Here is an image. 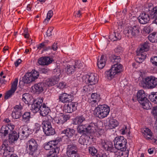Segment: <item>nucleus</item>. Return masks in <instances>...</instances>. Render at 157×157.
Masks as SVG:
<instances>
[{
	"mask_svg": "<svg viewBox=\"0 0 157 157\" xmlns=\"http://www.w3.org/2000/svg\"><path fill=\"white\" fill-rule=\"evenodd\" d=\"M61 138H57L56 140L51 141L48 143H46L44 144V148L46 150H49L48 155L55 157L59 152V148L57 145Z\"/></svg>",
	"mask_w": 157,
	"mask_h": 157,
	"instance_id": "1",
	"label": "nucleus"
},
{
	"mask_svg": "<svg viewBox=\"0 0 157 157\" xmlns=\"http://www.w3.org/2000/svg\"><path fill=\"white\" fill-rule=\"evenodd\" d=\"M98 130V127L96 124L91 123L89 125H80L77 128V132L82 134L86 133L93 134L96 132Z\"/></svg>",
	"mask_w": 157,
	"mask_h": 157,
	"instance_id": "2",
	"label": "nucleus"
},
{
	"mask_svg": "<svg viewBox=\"0 0 157 157\" xmlns=\"http://www.w3.org/2000/svg\"><path fill=\"white\" fill-rule=\"evenodd\" d=\"M136 97L137 101L141 105L144 109L148 110L151 108V104L147 98L146 94L143 90H140L138 91Z\"/></svg>",
	"mask_w": 157,
	"mask_h": 157,
	"instance_id": "3",
	"label": "nucleus"
},
{
	"mask_svg": "<svg viewBox=\"0 0 157 157\" xmlns=\"http://www.w3.org/2000/svg\"><path fill=\"white\" fill-rule=\"evenodd\" d=\"M110 108L106 105H99L94 110V114L96 117L103 119L108 115Z\"/></svg>",
	"mask_w": 157,
	"mask_h": 157,
	"instance_id": "4",
	"label": "nucleus"
},
{
	"mask_svg": "<svg viewBox=\"0 0 157 157\" xmlns=\"http://www.w3.org/2000/svg\"><path fill=\"white\" fill-rule=\"evenodd\" d=\"M26 150L32 157L37 156L38 145L36 141L33 139H31L27 141L26 145Z\"/></svg>",
	"mask_w": 157,
	"mask_h": 157,
	"instance_id": "5",
	"label": "nucleus"
},
{
	"mask_svg": "<svg viewBox=\"0 0 157 157\" xmlns=\"http://www.w3.org/2000/svg\"><path fill=\"white\" fill-rule=\"evenodd\" d=\"M122 71V66L121 64H114L112 66L111 68L106 71L105 74L109 79L114 78V76Z\"/></svg>",
	"mask_w": 157,
	"mask_h": 157,
	"instance_id": "6",
	"label": "nucleus"
},
{
	"mask_svg": "<svg viewBox=\"0 0 157 157\" xmlns=\"http://www.w3.org/2000/svg\"><path fill=\"white\" fill-rule=\"evenodd\" d=\"M43 130L47 136H52L55 134V131L52 128L51 122L48 121H44L42 123Z\"/></svg>",
	"mask_w": 157,
	"mask_h": 157,
	"instance_id": "7",
	"label": "nucleus"
},
{
	"mask_svg": "<svg viewBox=\"0 0 157 157\" xmlns=\"http://www.w3.org/2000/svg\"><path fill=\"white\" fill-rule=\"evenodd\" d=\"M144 84L148 89H153L157 85V78L152 76H148L144 79Z\"/></svg>",
	"mask_w": 157,
	"mask_h": 157,
	"instance_id": "8",
	"label": "nucleus"
},
{
	"mask_svg": "<svg viewBox=\"0 0 157 157\" xmlns=\"http://www.w3.org/2000/svg\"><path fill=\"white\" fill-rule=\"evenodd\" d=\"M44 103H43V100L41 98H38L34 100L31 106V110L34 113L38 112L43 106Z\"/></svg>",
	"mask_w": 157,
	"mask_h": 157,
	"instance_id": "9",
	"label": "nucleus"
},
{
	"mask_svg": "<svg viewBox=\"0 0 157 157\" xmlns=\"http://www.w3.org/2000/svg\"><path fill=\"white\" fill-rule=\"evenodd\" d=\"M75 129L70 128H67L61 131V133L64 134V136L67 137L66 140H65V143L69 144L70 142V138L73 137L75 135V136H77V134H75Z\"/></svg>",
	"mask_w": 157,
	"mask_h": 157,
	"instance_id": "10",
	"label": "nucleus"
},
{
	"mask_svg": "<svg viewBox=\"0 0 157 157\" xmlns=\"http://www.w3.org/2000/svg\"><path fill=\"white\" fill-rule=\"evenodd\" d=\"M101 145L104 149L111 152H116L117 150L112 142L104 139L101 140Z\"/></svg>",
	"mask_w": 157,
	"mask_h": 157,
	"instance_id": "11",
	"label": "nucleus"
},
{
	"mask_svg": "<svg viewBox=\"0 0 157 157\" xmlns=\"http://www.w3.org/2000/svg\"><path fill=\"white\" fill-rule=\"evenodd\" d=\"M14 128V125L11 124L3 125L1 127L0 131L1 136L2 137H5L9 134L10 132L13 131Z\"/></svg>",
	"mask_w": 157,
	"mask_h": 157,
	"instance_id": "12",
	"label": "nucleus"
},
{
	"mask_svg": "<svg viewBox=\"0 0 157 157\" xmlns=\"http://www.w3.org/2000/svg\"><path fill=\"white\" fill-rule=\"evenodd\" d=\"M140 27L139 25H136L130 27L127 30L126 34L128 36H131L133 37H136L139 35L140 33Z\"/></svg>",
	"mask_w": 157,
	"mask_h": 157,
	"instance_id": "13",
	"label": "nucleus"
},
{
	"mask_svg": "<svg viewBox=\"0 0 157 157\" xmlns=\"http://www.w3.org/2000/svg\"><path fill=\"white\" fill-rule=\"evenodd\" d=\"M70 118L69 115L60 114L56 116L54 118L55 123L59 125H62L64 123Z\"/></svg>",
	"mask_w": 157,
	"mask_h": 157,
	"instance_id": "14",
	"label": "nucleus"
},
{
	"mask_svg": "<svg viewBox=\"0 0 157 157\" xmlns=\"http://www.w3.org/2000/svg\"><path fill=\"white\" fill-rule=\"evenodd\" d=\"M23 107L20 104L15 105L13 107L12 113V117L14 119H19L22 114L21 111Z\"/></svg>",
	"mask_w": 157,
	"mask_h": 157,
	"instance_id": "15",
	"label": "nucleus"
},
{
	"mask_svg": "<svg viewBox=\"0 0 157 157\" xmlns=\"http://www.w3.org/2000/svg\"><path fill=\"white\" fill-rule=\"evenodd\" d=\"M47 88L46 83L44 81L42 82L35 84L32 87L34 91L37 94L42 92Z\"/></svg>",
	"mask_w": 157,
	"mask_h": 157,
	"instance_id": "16",
	"label": "nucleus"
},
{
	"mask_svg": "<svg viewBox=\"0 0 157 157\" xmlns=\"http://www.w3.org/2000/svg\"><path fill=\"white\" fill-rule=\"evenodd\" d=\"M78 104V103L77 102L70 103L64 106V110L65 112L71 113L76 110Z\"/></svg>",
	"mask_w": 157,
	"mask_h": 157,
	"instance_id": "17",
	"label": "nucleus"
},
{
	"mask_svg": "<svg viewBox=\"0 0 157 157\" xmlns=\"http://www.w3.org/2000/svg\"><path fill=\"white\" fill-rule=\"evenodd\" d=\"M150 17V15L145 13H142L140 14L138 17L139 22L141 24H144L148 23L149 21Z\"/></svg>",
	"mask_w": 157,
	"mask_h": 157,
	"instance_id": "18",
	"label": "nucleus"
},
{
	"mask_svg": "<svg viewBox=\"0 0 157 157\" xmlns=\"http://www.w3.org/2000/svg\"><path fill=\"white\" fill-rule=\"evenodd\" d=\"M59 78L58 77L54 76L52 77L48 78L44 81L46 83L47 87L54 85L58 83L59 81Z\"/></svg>",
	"mask_w": 157,
	"mask_h": 157,
	"instance_id": "19",
	"label": "nucleus"
},
{
	"mask_svg": "<svg viewBox=\"0 0 157 157\" xmlns=\"http://www.w3.org/2000/svg\"><path fill=\"white\" fill-rule=\"evenodd\" d=\"M53 61L52 58L48 57H45L39 58L37 62L40 65H47L51 63Z\"/></svg>",
	"mask_w": 157,
	"mask_h": 157,
	"instance_id": "20",
	"label": "nucleus"
},
{
	"mask_svg": "<svg viewBox=\"0 0 157 157\" xmlns=\"http://www.w3.org/2000/svg\"><path fill=\"white\" fill-rule=\"evenodd\" d=\"M29 129L26 126H25L23 128H20L19 129L18 134L20 136L21 139H23L27 137L29 135L28 132Z\"/></svg>",
	"mask_w": 157,
	"mask_h": 157,
	"instance_id": "21",
	"label": "nucleus"
},
{
	"mask_svg": "<svg viewBox=\"0 0 157 157\" xmlns=\"http://www.w3.org/2000/svg\"><path fill=\"white\" fill-rule=\"evenodd\" d=\"M91 100L90 104L91 106L94 107L98 105V102L100 101V95L96 93H92L91 95Z\"/></svg>",
	"mask_w": 157,
	"mask_h": 157,
	"instance_id": "22",
	"label": "nucleus"
},
{
	"mask_svg": "<svg viewBox=\"0 0 157 157\" xmlns=\"http://www.w3.org/2000/svg\"><path fill=\"white\" fill-rule=\"evenodd\" d=\"M97 75L93 73H90L88 75L87 83L89 85H92L96 84L98 81V78Z\"/></svg>",
	"mask_w": 157,
	"mask_h": 157,
	"instance_id": "23",
	"label": "nucleus"
},
{
	"mask_svg": "<svg viewBox=\"0 0 157 157\" xmlns=\"http://www.w3.org/2000/svg\"><path fill=\"white\" fill-rule=\"evenodd\" d=\"M142 132L144 137L147 140L152 139V136H153V133L151 130L148 128H143L142 130Z\"/></svg>",
	"mask_w": 157,
	"mask_h": 157,
	"instance_id": "24",
	"label": "nucleus"
},
{
	"mask_svg": "<svg viewBox=\"0 0 157 157\" xmlns=\"http://www.w3.org/2000/svg\"><path fill=\"white\" fill-rule=\"evenodd\" d=\"M59 99L62 102H68L71 101V95L64 93L60 94Z\"/></svg>",
	"mask_w": 157,
	"mask_h": 157,
	"instance_id": "25",
	"label": "nucleus"
},
{
	"mask_svg": "<svg viewBox=\"0 0 157 157\" xmlns=\"http://www.w3.org/2000/svg\"><path fill=\"white\" fill-rule=\"evenodd\" d=\"M136 53L137 56L136 58V61L139 63H142L146 58L147 53H143L137 51H136Z\"/></svg>",
	"mask_w": 157,
	"mask_h": 157,
	"instance_id": "26",
	"label": "nucleus"
},
{
	"mask_svg": "<svg viewBox=\"0 0 157 157\" xmlns=\"http://www.w3.org/2000/svg\"><path fill=\"white\" fill-rule=\"evenodd\" d=\"M149 44V41H146L141 46V47L136 51L143 53H146V52L149 50V48L150 46Z\"/></svg>",
	"mask_w": 157,
	"mask_h": 157,
	"instance_id": "27",
	"label": "nucleus"
},
{
	"mask_svg": "<svg viewBox=\"0 0 157 157\" xmlns=\"http://www.w3.org/2000/svg\"><path fill=\"white\" fill-rule=\"evenodd\" d=\"M30 74L28 72L24 76L23 80V82L25 83L29 84L34 81L33 78L31 76Z\"/></svg>",
	"mask_w": 157,
	"mask_h": 157,
	"instance_id": "28",
	"label": "nucleus"
},
{
	"mask_svg": "<svg viewBox=\"0 0 157 157\" xmlns=\"http://www.w3.org/2000/svg\"><path fill=\"white\" fill-rule=\"evenodd\" d=\"M85 120V118L83 116H78L73 119V124L74 125H80Z\"/></svg>",
	"mask_w": 157,
	"mask_h": 157,
	"instance_id": "29",
	"label": "nucleus"
},
{
	"mask_svg": "<svg viewBox=\"0 0 157 157\" xmlns=\"http://www.w3.org/2000/svg\"><path fill=\"white\" fill-rule=\"evenodd\" d=\"M19 137V135L16 131H13L11 133H9V139L11 143L17 141Z\"/></svg>",
	"mask_w": 157,
	"mask_h": 157,
	"instance_id": "30",
	"label": "nucleus"
},
{
	"mask_svg": "<svg viewBox=\"0 0 157 157\" xmlns=\"http://www.w3.org/2000/svg\"><path fill=\"white\" fill-rule=\"evenodd\" d=\"M75 71V67L73 65H67L65 68V71L69 75L74 74Z\"/></svg>",
	"mask_w": 157,
	"mask_h": 157,
	"instance_id": "31",
	"label": "nucleus"
},
{
	"mask_svg": "<svg viewBox=\"0 0 157 157\" xmlns=\"http://www.w3.org/2000/svg\"><path fill=\"white\" fill-rule=\"evenodd\" d=\"M40 115L42 116L45 117L47 115L50 111L49 108L47 107L45 104L39 110Z\"/></svg>",
	"mask_w": 157,
	"mask_h": 157,
	"instance_id": "32",
	"label": "nucleus"
},
{
	"mask_svg": "<svg viewBox=\"0 0 157 157\" xmlns=\"http://www.w3.org/2000/svg\"><path fill=\"white\" fill-rule=\"evenodd\" d=\"M106 62V58L104 56H102L100 59H98V66L99 68L102 69L105 66Z\"/></svg>",
	"mask_w": 157,
	"mask_h": 157,
	"instance_id": "33",
	"label": "nucleus"
},
{
	"mask_svg": "<svg viewBox=\"0 0 157 157\" xmlns=\"http://www.w3.org/2000/svg\"><path fill=\"white\" fill-rule=\"evenodd\" d=\"M109 37L111 41H114L121 39V35L119 33L115 31L113 34L109 36Z\"/></svg>",
	"mask_w": 157,
	"mask_h": 157,
	"instance_id": "34",
	"label": "nucleus"
},
{
	"mask_svg": "<svg viewBox=\"0 0 157 157\" xmlns=\"http://www.w3.org/2000/svg\"><path fill=\"white\" fill-rule=\"evenodd\" d=\"M32 98V97L29 94L26 93L23 94L22 99L25 104L29 105Z\"/></svg>",
	"mask_w": 157,
	"mask_h": 157,
	"instance_id": "35",
	"label": "nucleus"
},
{
	"mask_svg": "<svg viewBox=\"0 0 157 157\" xmlns=\"http://www.w3.org/2000/svg\"><path fill=\"white\" fill-rule=\"evenodd\" d=\"M127 141L124 142L122 143H119L114 145L116 149H117L120 151L125 150L127 148Z\"/></svg>",
	"mask_w": 157,
	"mask_h": 157,
	"instance_id": "36",
	"label": "nucleus"
},
{
	"mask_svg": "<svg viewBox=\"0 0 157 157\" xmlns=\"http://www.w3.org/2000/svg\"><path fill=\"white\" fill-rule=\"evenodd\" d=\"M121 60L120 57L119 56H117L115 55H113L110 57L111 62L114 64H120L119 63Z\"/></svg>",
	"mask_w": 157,
	"mask_h": 157,
	"instance_id": "37",
	"label": "nucleus"
},
{
	"mask_svg": "<svg viewBox=\"0 0 157 157\" xmlns=\"http://www.w3.org/2000/svg\"><path fill=\"white\" fill-rule=\"evenodd\" d=\"M149 14L150 15L151 19L156 18H157V6L154 7L152 10H149Z\"/></svg>",
	"mask_w": 157,
	"mask_h": 157,
	"instance_id": "38",
	"label": "nucleus"
},
{
	"mask_svg": "<svg viewBox=\"0 0 157 157\" xmlns=\"http://www.w3.org/2000/svg\"><path fill=\"white\" fill-rule=\"evenodd\" d=\"M75 151H77V148L76 145L72 144L67 146V153L72 152Z\"/></svg>",
	"mask_w": 157,
	"mask_h": 157,
	"instance_id": "39",
	"label": "nucleus"
},
{
	"mask_svg": "<svg viewBox=\"0 0 157 157\" xmlns=\"http://www.w3.org/2000/svg\"><path fill=\"white\" fill-rule=\"evenodd\" d=\"M126 140L123 136H120L116 137L114 140V145L118 144L119 143H122L126 141Z\"/></svg>",
	"mask_w": 157,
	"mask_h": 157,
	"instance_id": "40",
	"label": "nucleus"
},
{
	"mask_svg": "<svg viewBox=\"0 0 157 157\" xmlns=\"http://www.w3.org/2000/svg\"><path fill=\"white\" fill-rule=\"evenodd\" d=\"M30 113L27 112L24 113L22 115V121L26 123L29 122L30 118Z\"/></svg>",
	"mask_w": 157,
	"mask_h": 157,
	"instance_id": "41",
	"label": "nucleus"
},
{
	"mask_svg": "<svg viewBox=\"0 0 157 157\" xmlns=\"http://www.w3.org/2000/svg\"><path fill=\"white\" fill-rule=\"evenodd\" d=\"M118 125V122L116 120L113 119H111L109 121V126L111 129L114 128L117 126Z\"/></svg>",
	"mask_w": 157,
	"mask_h": 157,
	"instance_id": "42",
	"label": "nucleus"
},
{
	"mask_svg": "<svg viewBox=\"0 0 157 157\" xmlns=\"http://www.w3.org/2000/svg\"><path fill=\"white\" fill-rule=\"evenodd\" d=\"M152 31V29L151 26H147L144 27L142 30V33L144 35L149 34Z\"/></svg>",
	"mask_w": 157,
	"mask_h": 157,
	"instance_id": "43",
	"label": "nucleus"
},
{
	"mask_svg": "<svg viewBox=\"0 0 157 157\" xmlns=\"http://www.w3.org/2000/svg\"><path fill=\"white\" fill-rule=\"evenodd\" d=\"M148 39L152 43L157 42V36L155 33H153L150 34L148 36Z\"/></svg>",
	"mask_w": 157,
	"mask_h": 157,
	"instance_id": "44",
	"label": "nucleus"
},
{
	"mask_svg": "<svg viewBox=\"0 0 157 157\" xmlns=\"http://www.w3.org/2000/svg\"><path fill=\"white\" fill-rule=\"evenodd\" d=\"M53 14L52 11L51 10H49L47 13L46 18L44 21V23L47 24L48 21L50 20Z\"/></svg>",
	"mask_w": 157,
	"mask_h": 157,
	"instance_id": "45",
	"label": "nucleus"
},
{
	"mask_svg": "<svg viewBox=\"0 0 157 157\" xmlns=\"http://www.w3.org/2000/svg\"><path fill=\"white\" fill-rule=\"evenodd\" d=\"M29 73L30 75L31 74V76L35 80L37 79L39 76V72L35 70H33L30 72Z\"/></svg>",
	"mask_w": 157,
	"mask_h": 157,
	"instance_id": "46",
	"label": "nucleus"
},
{
	"mask_svg": "<svg viewBox=\"0 0 157 157\" xmlns=\"http://www.w3.org/2000/svg\"><path fill=\"white\" fill-rule=\"evenodd\" d=\"M18 79L17 78H15L14 81L11 83V90L15 91L17 89V85Z\"/></svg>",
	"mask_w": 157,
	"mask_h": 157,
	"instance_id": "47",
	"label": "nucleus"
},
{
	"mask_svg": "<svg viewBox=\"0 0 157 157\" xmlns=\"http://www.w3.org/2000/svg\"><path fill=\"white\" fill-rule=\"evenodd\" d=\"M149 98L152 102L157 104V94L150 95Z\"/></svg>",
	"mask_w": 157,
	"mask_h": 157,
	"instance_id": "48",
	"label": "nucleus"
},
{
	"mask_svg": "<svg viewBox=\"0 0 157 157\" xmlns=\"http://www.w3.org/2000/svg\"><path fill=\"white\" fill-rule=\"evenodd\" d=\"M15 91L11 89L7 92L5 94L4 98L5 99H7L11 97L14 94Z\"/></svg>",
	"mask_w": 157,
	"mask_h": 157,
	"instance_id": "49",
	"label": "nucleus"
},
{
	"mask_svg": "<svg viewBox=\"0 0 157 157\" xmlns=\"http://www.w3.org/2000/svg\"><path fill=\"white\" fill-rule=\"evenodd\" d=\"M89 153L92 155H96L97 151L96 149L93 146L90 147H89Z\"/></svg>",
	"mask_w": 157,
	"mask_h": 157,
	"instance_id": "50",
	"label": "nucleus"
},
{
	"mask_svg": "<svg viewBox=\"0 0 157 157\" xmlns=\"http://www.w3.org/2000/svg\"><path fill=\"white\" fill-rule=\"evenodd\" d=\"M5 142L2 144V146L0 147V155L4 154L5 152H6V145L4 143Z\"/></svg>",
	"mask_w": 157,
	"mask_h": 157,
	"instance_id": "51",
	"label": "nucleus"
},
{
	"mask_svg": "<svg viewBox=\"0 0 157 157\" xmlns=\"http://www.w3.org/2000/svg\"><path fill=\"white\" fill-rule=\"evenodd\" d=\"M150 61L153 66L157 67V56L151 57L150 59Z\"/></svg>",
	"mask_w": 157,
	"mask_h": 157,
	"instance_id": "52",
	"label": "nucleus"
},
{
	"mask_svg": "<svg viewBox=\"0 0 157 157\" xmlns=\"http://www.w3.org/2000/svg\"><path fill=\"white\" fill-rule=\"evenodd\" d=\"M56 86L57 88L59 89H63L66 88L67 87V85L65 82H62L57 85Z\"/></svg>",
	"mask_w": 157,
	"mask_h": 157,
	"instance_id": "53",
	"label": "nucleus"
},
{
	"mask_svg": "<svg viewBox=\"0 0 157 157\" xmlns=\"http://www.w3.org/2000/svg\"><path fill=\"white\" fill-rule=\"evenodd\" d=\"M69 157H79V155L77 153V151H74L72 152L67 153Z\"/></svg>",
	"mask_w": 157,
	"mask_h": 157,
	"instance_id": "54",
	"label": "nucleus"
},
{
	"mask_svg": "<svg viewBox=\"0 0 157 157\" xmlns=\"http://www.w3.org/2000/svg\"><path fill=\"white\" fill-rule=\"evenodd\" d=\"M83 63H81L80 61L78 60L75 62V64L74 66L75 67V69L77 68H80L83 66Z\"/></svg>",
	"mask_w": 157,
	"mask_h": 157,
	"instance_id": "55",
	"label": "nucleus"
},
{
	"mask_svg": "<svg viewBox=\"0 0 157 157\" xmlns=\"http://www.w3.org/2000/svg\"><path fill=\"white\" fill-rule=\"evenodd\" d=\"M129 151L128 150L124 151H120V155L122 157H128V156Z\"/></svg>",
	"mask_w": 157,
	"mask_h": 157,
	"instance_id": "56",
	"label": "nucleus"
},
{
	"mask_svg": "<svg viewBox=\"0 0 157 157\" xmlns=\"http://www.w3.org/2000/svg\"><path fill=\"white\" fill-rule=\"evenodd\" d=\"M78 142L81 144L83 145H85L87 144L86 140L85 138L81 136L80 137L78 140Z\"/></svg>",
	"mask_w": 157,
	"mask_h": 157,
	"instance_id": "57",
	"label": "nucleus"
},
{
	"mask_svg": "<svg viewBox=\"0 0 157 157\" xmlns=\"http://www.w3.org/2000/svg\"><path fill=\"white\" fill-rule=\"evenodd\" d=\"M90 85L88 84V85H86L83 86L82 89V91L84 93H85L86 92L89 93V92L90 91V89L89 88L90 87H89Z\"/></svg>",
	"mask_w": 157,
	"mask_h": 157,
	"instance_id": "58",
	"label": "nucleus"
},
{
	"mask_svg": "<svg viewBox=\"0 0 157 157\" xmlns=\"http://www.w3.org/2000/svg\"><path fill=\"white\" fill-rule=\"evenodd\" d=\"M123 51V48L120 46H118L117 47L115 48V51L116 53L120 54Z\"/></svg>",
	"mask_w": 157,
	"mask_h": 157,
	"instance_id": "59",
	"label": "nucleus"
},
{
	"mask_svg": "<svg viewBox=\"0 0 157 157\" xmlns=\"http://www.w3.org/2000/svg\"><path fill=\"white\" fill-rule=\"evenodd\" d=\"M40 127L41 125L40 124L38 123H35L34 129V130L35 131V132L37 133L40 130Z\"/></svg>",
	"mask_w": 157,
	"mask_h": 157,
	"instance_id": "60",
	"label": "nucleus"
},
{
	"mask_svg": "<svg viewBox=\"0 0 157 157\" xmlns=\"http://www.w3.org/2000/svg\"><path fill=\"white\" fill-rule=\"evenodd\" d=\"M153 115L155 118H156V122L157 123V106L154 107L153 109Z\"/></svg>",
	"mask_w": 157,
	"mask_h": 157,
	"instance_id": "61",
	"label": "nucleus"
},
{
	"mask_svg": "<svg viewBox=\"0 0 157 157\" xmlns=\"http://www.w3.org/2000/svg\"><path fill=\"white\" fill-rule=\"evenodd\" d=\"M6 153H8V152H13L14 150L13 147H10L7 145H6Z\"/></svg>",
	"mask_w": 157,
	"mask_h": 157,
	"instance_id": "62",
	"label": "nucleus"
},
{
	"mask_svg": "<svg viewBox=\"0 0 157 157\" xmlns=\"http://www.w3.org/2000/svg\"><path fill=\"white\" fill-rule=\"evenodd\" d=\"M53 29L52 27H50L48 29L46 32L47 36H50L52 35L51 32L53 30Z\"/></svg>",
	"mask_w": 157,
	"mask_h": 157,
	"instance_id": "63",
	"label": "nucleus"
},
{
	"mask_svg": "<svg viewBox=\"0 0 157 157\" xmlns=\"http://www.w3.org/2000/svg\"><path fill=\"white\" fill-rule=\"evenodd\" d=\"M49 71V70L48 68H41L40 72L41 73L43 74H46Z\"/></svg>",
	"mask_w": 157,
	"mask_h": 157,
	"instance_id": "64",
	"label": "nucleus"
}]
</instances>
